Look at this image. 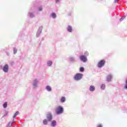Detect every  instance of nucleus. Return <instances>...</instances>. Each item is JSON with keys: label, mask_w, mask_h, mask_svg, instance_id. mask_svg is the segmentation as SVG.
Masks as SVG:
<instances>
[{"label": "nucleus", "mask_w": 127, "mask_h": 127, "mask_svg": "<svg viewBox=\"0 0 127 127\" xmlns=\"http://www.w3.org/2000/svg\"><path fill=\"white\" fill-rule=\"evenodd\" d=\"M56 113L57 115H60V114H62V113H63V107L60 106H58L56 109Z\"/></svg>", "instance_id": "obj_1"}, {"label": "nucleus", "mask_w": 127, "mask_h": 127, "mask_svg": "<svg viewBox=\"0 0 127 127\" xmlns=\"http://www.w3.org/2000/svg\"><path fill=\"white\" fill-rule=\"evenodd\" d=\"M83 77V74L82 73H76L74 77V79L76 81H79V80H81Z\"/></svg>", "instance_id": "obj_2"}, {"label": "nucleus", "mask_w": 127, "mask_h": 127, "mask_svg": "<svg viewBox=\"0 0 127 127\" xmlns=\"http://www.w3.org/2000/svg\"><path fill=\"white\" fill-rule=\"evenodd\" d=\"M106 63V62L105 60H101L98 63V66L99 68H102L104 65H105V64Z\"/></svg>", "instance_id": "obj_3"}, {"label": "nucleus", "mask_w": 127, "mask_h": 127, "mask_svg": "<svg viewBox=\"0 0 127 127\" xmlns=\"http://www.w3.org/2000/svg\"><path fill=\"white\" fill-rule=\"evenodd\" d=\"M47 119L49 122H50L52 120V114L49 113L47 115Z\"/></svg>", "instance_id": "obj_4"}, {"label": "nucleus", "mask_w": 127, "mask_h": 127, "mask_svg": "<svg viewBox=\"0 0 127 127\" xmlns=\"http://www.w3.org/2000/svg\"><path fill=\"white\" fill-rule=\"evenodd\" d=\"M80 59L83 62H87V58H86L85 56H83V55L81 56L80 57Z\"/></svg>", "instance_id": "obj_5"}, {"label": "nucleus", "mask_w": 127, "mask_h": 127, "mask_svg": "<svg viewBox=\"0 0 127 127\" xmlns=\"http://www.w3.org/2000/svg\"><path fill=\"white\" fill-rule=\"evenodd\" d=\"M3 71L5 72V73L8 72V65L5 64L3 68Z\"/></svg>", "instance_id": "obj_6"}, {"label": "nucleus", "mask_w": 127, "mask_h": 127, "mask_svg": "<svg viewBox=\"0 0 127 127\" xmlns=\"http://www.w3.org/2000/svg\"><path fill=\"white\" fill-rule=\"evenodd\" d=\"M89 90L91 91V92H94V91H95V86L91 85Z\"/></svg>", "instance_id": "obj_7"}, {"label": "nucleus", "mask_w": 127, "mask_h": 127, "mask_svg": "<svg viewBox=\"0 0 127 127\" xmlns=\"http://www.w3.org/2000/svg\"><path fill=\"white\" fill-rule=\"evenodd\" d=\"M111 79H112V75H108L107 77V81H108V82H110V81H111Z\"/></svg>", "instance_id": "obj_8"}, {"label": "nucleus", "mask_w": 127, "mask_h": 127, "mask_svg": "<svg viewBox=\"0 0 127 127\" xmlns=\"http://www.w3.org/2000/svg\"><path fill=\"white\" fill-rule=\"evenodd\" d=\"M55 126H56V121L54 120L52 122L51 126L52 127H55Z\"/></svg>", "instance_id": "obj_9"}, {"label": "nucleus", "mask_w": 127, "mask_h": 127, "mask_svg": "<svg viewBox=\"0 0 127 127\" xmlns=\"http://www.w3.org/2000/svg\"><path fill=\"white\" fill-rule=\"evenodd\" d=\"M65 101H66V98H65V97H62V98L61 99V102L62 103H64Z\"/></svg>", "instance_id": "obj_10"}, {"label": "nucleus", "mask_w": 127, "mask_h": 127, "mask_svg": "<svg viewBox=\"0 0 127 127\" xmlns=\"http://www.w3.org/2000/svg\"><path fill=\"white\" fill-rule=\"evenodd\" d=\"M67 30L69 32H72V27L68 26L67 27Z\"/></svg>", "instance_id": "obj_11"}, {"label": "nucleus", "mask_w": 127, "mask_h": 127, "mask_svg": "<svg viewBox=\"0 0 127 127\" xmlns=\"http://www.w3.org/2000/svg\"><path fill=\"white\" fill-rule=\"evenodd\" d=\"M105 88H106V85H105L104 84H102L101 86V89L102 90H105Z\"/></svg>", "instance_id": "obj_12"}, {"label": "nucleus", "mask_w": 127, "mask_h": 127, "mask_svg": "<svg viewBox=\"0 0 127 127\" xmlns=\"http://www.w3.org/2000/svg\"><path fill=\"white\" fill-rule=\"evenodd\" d=\"M46 89H47V91H49V92L51 91V87H50L49 86H47L46 87Z\"/></svg>", "instance_id": "obj_13"}, {"label": "nucleus", "mask_w": 127, "mask_h": 127, "mask_svg": "<svg viewBox=\"0 0 127 127\" xmlns=\"http://www.w3.org/2000/svg\"><path fill=\"white\" fill-rule=\"evenodd\" d=\"M19 114V112L17 111L14 115V116H13V118H15L16 117V116H17V115Z\"/></svg>", "instance_id": "obj_14"}, {"label": "nucleus", "mask_w": 127, "mask_h": 127, "mask_svg": "<svg viewBox=\"0 0 127 127\" xmlns=\"http://www.w3.org/2000/svg\"><path fill=\"white\" fill-rule=\"evenodd\" d=\"M47 65H48V66H51V65H52V61H49V62H48V63H47Z\"/></svg>", "instance_id": "obj_15"}, {"label": "nucleus", "mask_w": 127, "mask_h": 127, "mask_svg": "<svg viewBox=\"0 0 127 127\" xmlns=\"http://www.w3.org/2000/svg\"><path fill=\"white\" fill-rule=\"evenodd\" d=\"M43 124L44 125H47L48 124V122H47V120L46 119H45L43 121Z\"/></svg>", "instance_id": "obj_16"}, {"label": "nucleus", "mask_w": 127, "mask_h": 127, "mask_svg": "<svg viewBox=\"0 0 127 127\" xmlns=\"http://www.w3.org/2000/svg\"><path fill=\"white\" fill-rule=\"evenodd\" d=\"M85 70V69H84V67H80L79 68V71H80V72H84V71Z\"/></svg>", "instance_id": "obj_17"}, {"label": "nucleus", "mask_w": 127, "mask_h": 127, "mask_svg": "<svg viewBox=\"0 0 127 127\" xmlns=\"http://www.w3.org/2000/svg\"><path fill=\"white\" fill-rule=\"evenodd\" d=\"M36 83H37V80H35L34 81L33 86H35V87H36V86H37V85L36 84Z\"/></svg>", "instance_id": "obj_18"}, {"label": "nucleus", "mask_w": 127, "mask_h": 127, "mask_svg": "<svg viewBox=\"0 0 127 127\" xmlns=\"http://www.w3.org/2000/svg\"><path fill=\"white\" fill-rule=\"evenodd\" d=\"M3 108H6V107H7V103L5 102L3 105Z\"/></svg>", "instance_id": "obj_19"}, {"label": "nucleus", "mask_w": 127, "mask_h": 127, "mask_svg": "<svg viewBox=\"0 0 127 127\" xmlns=\"http://www.w3.org/2000/svg\"><path fill=\"white\" fill-rule=\"evenodd\" d=\"M52 16L54 18H55V17H56V14H55V13H52Z\"/></svg>", "instance_id": "obj_20"}, {"label": "nucleus", "mask_w": 127, "mask_h": 127, "mask_svg": "<svg viewBox=\"0 0 127 127\" xmlns=\"http://www.w3.org/2000/svg\"><path fill=\"white\" fill-rule=\"evenodd\" d=\"M16 52H17V50H16V49L14 48L13 50L14 54H15V53H16Z\"/></svg>", "instance_id": "obj_21"}, {"label": "nucleus", "mask_w": 127, "mask_h": 127, "mask_svg": "<svg viewBox=\"0 0 127 127\" xmlns=\"http://www.w3.org/2000/svg\"><path fill=\"white\" fill-rule=\"evenodd\" d=\"M84 55H85V56H89V53H88V52H85L84 53Z\"/></svg>", "instance_id": "obj_22"}, {"label": "nucleus", "mask_w": 127, "mask_h": 127, "mask_svg": "<svg viewBox=\"0 0 127 127\" xmlns=\"http://www.w3.org/2000/svg\"><path fill=\"white\" fill-rule=\"evenodd\" d=\"M39 10L40 11H41V10H42V7H40V8H39Z\"/></svg>", "instance_id": "obj_23"}, {"label": "nucleus", "mask_w": 127, "mask_h": 127, "mask_svg": "<svg viewBox=\"0 0 127 127\" xmlns=\"http://www.w3.org/2000/svg\"><path fill=\"white\" fill-rule=\"evenodd\" d=\"M97 127H103V126L101 125H99Z\"/></svg>", "instance_id": "obj_24"}, {"label": "nucleus", "mask_w": 127, "mask_h": 127, "mask_svg": "<svg viewBox=\"0 0 127 127\" xmlns=\"http://www.w3.org/2000/svg\"><path fill=\"white\" fill-rule=\"evenodd\" d=\"M118 1H119V0H115V2H118Z\"/></svg>", "instance_id": "obj_25"}, {"label": "nucleus", "mask_w": 127, "mask_h": 127, "mask_svg": "<svg viewBox=\"0 0 127 127\" xmlns=\"http://www.w3.org/2000/svg\"><path fill=\"white\" fill-rule=\"evenodd\" d=\"M56 1H59V0H56Z\"/></svg>", "instance_id": "obj_26"}]
</instances>
